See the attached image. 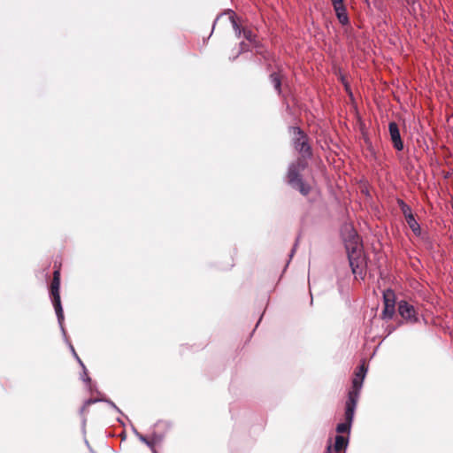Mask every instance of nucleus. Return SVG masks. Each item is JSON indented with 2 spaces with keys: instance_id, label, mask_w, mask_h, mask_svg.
Listing matches in <instances>:
<instances>
[{
  "instance_id": "f257e3e1",
  "label": "nucleus",
  "mask_w": 453,
  "mask_h": 453,
  "mask_svg": "<svg viewBox=\"0 0 453 453\" xmlns=\"http://www.w3.org/2000/svg\"><path fill=\"white\" fill-rule=\"evenodd\" d=\"M59 288H60V271L58 269V270H55L53 273V279H52L50 288V296L51 302H52V304L55 309L56 316L58 319V323L59 325L64 340L66 342V344L68 345L73 357L77 360L80 366H83L84 363L80 358V357L78 356L77 352L74 349V347L69 341L67 334H66V331L64 326V319L65 318H64V311H63V307H62L61 299H60Z\"/></svg>"
},
{
  "instance_id": "f03ea898",
  "label": "nucleus",
  "mask_w": 453,
  "mask_h": 453,
  "mask_svg": "<svg viewBox=\"0 0 453 453\" xmlns=\"http://www.w3.org/2000/svg\"><path fill=\"white\" fill-rule=\"evenodd\" d=\"M307 162L304 159L297 158L288 165L285 181L293 189L297 190L303 196H308L311 192V186L303 178L302 172L306 168Z\"/></svg>"
},
{
  "instance_id": "7ed1b4c3",
  "label": "nucleus",
  "mask_w": 453,
  "mask_h": 453,
  "mask_svg": "<svg viewBox=\"0 0 453 453\" xmlns=\"http://www.w3.org/2000/svg\"><path fill=\"white\" fill-rule=\"evenodd\" d=\"M293 133V143L295 149L301 154L302 159L310 158L312 156L311 148L308 143V137L305 133L298 127H291Z\"/></svg>"
},
{
  "instance_id": "20e7f679",
  "label": "nucleus",
  "mask_w": 453,
  "mask_h": 453,
  "mask_svg": "<svg viewBox=\"0 0 453 453\" xmlns=\"http://www.w3.org/2000/svg\"><path fill=\"white\" fill-rule=\"evenodd\" d=\"M367 372V368L363 364L358 367V371L356 372L354 379L352 380V388L348 393V403H355V405L357 404V401L360 395V390L363 386V382L365 380V377Z\"/></svg>"
},
{
  "instance_id": "39448f33",
  "label": "nucleus",
  "mask_w": 453,
  "mask_h": 453,
  "mask_svg": "<svg viewBox=\"0 0 453 453\" xmlns=\"http://www.w3.org/2000/svg\"><path fill=\"white\" fill-rule=\"evenodd\" d=\"M356 408L357 405L352 402L345 403L344 421L337 424L335 429L338 434H350Z\"/></svg>"
},
{
  "instance_id": "423d86ee",
  "label": "nucleus",
  "mask_w": 453,
  "mask_h": 453,
  "mask_svg": "<svg viewBox=\"0 0 453 453\" xmlns=\"http://www.w3.org/2000/svg\"><path fill=\"white\" fill-rule=\"evenodd\" d=\"M398 204L409 227L411 229L415 235L419 236L421 234V228L412 213L411 206L404 203L403 200H398Z\"/></svg>"
},
{
  "instance_id": "0eeeda50",
  "label": "nucleus",
  "mask_w": 453,
  "mask_h": 453,
  "mask_svg": "<svg viewBox=\"0 0 453 453\" xmlns=\"http://www.w3.org/2000/svg\"><path fill=\"white\" fill-rule=\"evenodd\" d=\"M400 316L409 323L415 324L418 321V312L414 306L405 300H401L397 304Z\"/></svg>"
},
{
  "instance_id": "6e6552de",
  "label": "nucleus",
  "mask_w": 453,
  "mask_h": 453,
  "mask_svg": "<svg viewBox=\"0 0 453 453\" xmlns=\"http://www.w3.org/2000/svg\"><path fill=\"white\" fill-rule=\"evenodd\" d=\"M384 309L381 313V319L385 320L391 319L395 314V295L388 290L383 294Z\"/></svg>"
},
{
  "instance_id": "1a4fd4ad",
  "label": "nucleus",
  "mask_w": 453,
  "mask_h": 453,
  "mask_svg": "<svg viewBox=\"0 0 453 453\" xmlns=\"http://www.w3.org/2000/svg\"><path fill=\"white\" fill-rule=\"evenodd\" d=\"M345 249L348 257H349V255L362 254L359 237L355 231H351L349 234V239L345 240Z\"/></svg>"
},
{
  "instance_id": "9d476101",
  "label": "nucleus",
  "mask_w": 453,
  "mask_h": 453,
  "mask_svg": "<svg viewBox=\"0 0 453 453\" xmlns=\"http://www.w3.org/2000/svg\"><path fill=\"white\" fill-rule=\"evenodd\" d=\"M388 132L390 135V140L392 142L393 147L397 150L401 151L403 150V142L401 137L399 127L396 122L391 121L388 124Z\"/></svg>"
},
{
  "instance_id": "9b49d317",
  "label": "nucleus",
  "mask_w": 453,
  "mask_h": 453,
  "mask_svg": "<svg viewBox=\"0 0 453 453\" xmlns=\"http://www.w3.org/2000/svg\"><path fill=\"white\" fill-rule=\"evenodd\" d=\"M348 259L352 273L356 275L362 274L364 264V257H362V254L355 256L349 255V257H348Z\"/></svg>"
},
{
  "instance_id": "f8f14e48",
  "label": "nucleus",
  "mask_w": 453,
  "mask_h": 453,
  "mask_svg": "<svg viewBox=\"0 0 453 453\" xmlns=\"http://www.w3.org/2000/svg\"><path fill=\"white\" fill-rule=\"evenodd\" d=\"M334 9L339 22L343 26L348 25L349 19L344 3L334 5Z\"/></svg>"
},
{
  "instance_id": "ddd939ff",
  "label": "nucleus",
  "mask_w": 453,
  "mask_h": 453,
  "mask_svg": "<svg viewBox=\"0 0 453 453\" xmlns=\"http://www.w3.org/2000/svg\"><path fill=\"white\" fill-rule=\"evenodd\" d=\"M349 444V437H345L342 434H337L334 438V450L335 451H341L342 449H345L348 447Z\"/></svg>"
},
{
  "instance_id": "4468645a",
  "label": "nucleus",
  "mask_w": 453,
  "mask_h": 453,
  "mask_svg": "<svg viewBox=\"0 0 453 453\" xmlns=\"http://www.w3.org/2000/svg\"><path fill=\"white\" fill-rule=\"evenodd\" d=\"M270 81L278 95L281 94V77L278 73H272L269 76Z\"/></svg>"
},
{
  "instance_id": "2eb2a0df",
  "label": "nucleus",
  "mask_w": 453,
  "mask_h": 453,
  "mask_svg": "<svg viewBox=\"0 0 453 453\" xmlns=\"http://www.w3.org/2000/svg\"><path fill=\"white\" fill-rule=\"evenodd\" d=\"M228 14H229V19L232 23L233 28L235 32V35L237 37H240L243 29H242L241 26L237 23V21L235 19V13L234 12V11L228 10Z\"/></svg>"
},
{
  "instance_id": "dca6fc26",
  "label": "nucleus",
  "mask_w": 453,
  "mask_h": 453,
  "mask_svg": "<svg viewBox=\"0 0 453 453\" xmlns=\"http://www.w3.org/2000/svg\"><path fill=\"white\" fill-rule=\"evenodd\" d=\"M249 50H250L249 45L247 43H245L244 42H242L239 44V50H237L236 54L234 56H233V57H230L229 59L231 61H234V60H235L238 58V56L240 54H242V52H246Z\"/></svg>"
},
{
  "instance_id": "f3484780",
  "label": "nucleus",
  "mask_w": 453,
  "mask_h": 453,
  "mask_svg": "<svg viewBox=\"0 0 453 453\" xmlns=\"http://www.w3.org/2000/svg\"><path fill=\"white\" fill-rule=\"evenodd\" d=\"M164 438H165V433H160L158 431H155L151 434V439L154 442V445L162 442Z\"/></svg>"
},
{
  "instance_id": "a211bd4d",
  "label": "nucleus",
  "mask_w": 453,
  "mask_h": 453,
  "mask_svg": "<svg viewBox=\"0 0 453 453\" xmlns=\"http://www.w3.org/2000/svg\"><path fill=\"white\" fill-rule=\"evenodd\" d=\"M138 439L146 444L150 449H153L155 448L154 442L152 439L149 440L146 436L143 434H138Z\"/></svg>"
},
{
  "instance_id": "6ab92c4d",
  "label": "nucleus",
  "mask_w": 453,
  "mask_h": 453,
  "mask_svg": "<svg viewBox=\"0 0 453 453\" xmlns=\"http://www.w3.org/2000/svg\"><path fill=\"white\" fill-rule=\"evenodd\" d=\"M82 368V374H81V379L87 384H90L91 382V379L90 377L88 376V370L85 366V365H83V366H81Z\"/></svg>"
},
{
  "instance_id": "aec40b11",
  "label": "nucleus",
  "mask_w": 453,
  "mask_h": 453,
  "mask_svg": "<svg viewBox=\"0 0 453 453\" xmlns=\"http://www.w3.org/2000/svg\"><path fill=\"white\" fill-rule=\"evenodd\" d=\"M103 401H105L104 397L88 398L84 402V403L85 406H89L96 403H103Z\"/></svg>"
},
{
  "instance_id": "412c9836",
  "label": "nucleus",
  "mask_w": 453,
  "mask_h": 453,
  "mask_svg": "<svg viewBox=\"0 0 453 453\" xmlns=\"http://www.w3.org/2000/svg\"><path fill=\"white\" fill-rule=\"evenodd\" d=\"M104 400L105 401H103V403H106L107 404H109L113 410H115L118 413L123 415V412L109 398H105L104 397Z\"/></svg>"
},
{
  "instance_id": "4be33fe9",
  "label": "nucleus",
  "mask_w": 453,
  "mask_h": 453,
  "mask_svg": "<svg viewBox=\"0 0 453 453\" xmlns=\"http://www.w3.org/2000/svg\"><path fill=\"white\" fill-rule=\"evenodd\" d=\"M242 34H243L244 38L247 41H249V42L254 41L255 35H253V33L250 30L243 29Z\"/></svg>"
},
{
  "instance_id": "5701e85b",
  "label": "nucleus",
  "mask_w": 453,
  "mask_h": 453,
  "mask_svg": "<svg viewBox=\"0 0 453 453\" xmlns=\"http://www.w3.org/2000/svg\"><path fill=\"white\" fill-rule=\"evenodd\" d=\"M157 428H169V424L165 421H160L156 425Z\"/></svg>"
},
{
  "instance_id": "b1692460",
  "label": "nucleus",
  "mask_w": 453,
  "mask_h": 453,
  "mask_svg": "<svg viewBox=\"0 0 453 453\" xmlns=\"http://www.w3.org/2000/svg\"><path fill=\"white\" fill-rule=\"evenodd\" d=\"M298 242H299V238L296 239L295 244H294V247L292 248L291 251H290V254H289V257H292L295 251H296V246L298 244Z\"/></svg>"
},
{
  "instance_id": "393cba45",
  "label": "nucleus",
  "mask_w": 453,
  "mask_h": 453,
  "mask_svg": "<svg viewBox=\"0 0 453 453\" xmlns=\"http://www.w3.org/2000/svg\"><path fill=\"white\" fill-rule=\"evenodd\" d=\"M333 6L343 3V0H331Z\"/></svg>"
},
{
  "instance_id": "a878e982",
  "label": "nucleus",
  "mask_w": 453,
  "mask_h": 453,
  "mask_svg": "<svg viewBox=\"0 0 453 453\" xmlns=\"http://www.w3.org/2000/svg\"><path fill=\"white\" fill-rule=\"evenodd\" d=\"M87 407H88V406H85V403L81 406V408L80 409V414H81V415H82V414H83V412L85 411V410H86V408H87Z\"/></svg>"
},
{
  "instance_id": "bb28decb",
  "label": "nucleus",
  "mask_w": 453,
  "mask_h": 453,
  "mask_svg": "<svg viewBox=\"0 0 453 453\" xmlns=\"http://www.w3.org/2000/svg\"><path fill=\"white\" fill-rule=\"evenodd\" d=\"M132 430H133L134 434L136 435V437L138 438V434H141L136 430V428L134 426H132Z\"/></svg>"
},
{
  "instance_id": "cd10ccee",
  "label": "nucleus",
  "mask_w": 453,
  "mask_h": 453,
  "mask_svg": "<svg viewBox=\"0 0 453 453\" xmlns=\"http://www.w3.org/2000/svg\"><path fill=\"white\" fill-rule=\"evenodd\" d=\"M88 386H89L90 392H93L94 390H96L95 386H93L91 383L88 384Z\"/></svg>"
},
{
  "instance_id": "c85d7f7f",
  "label": "nucleus",
  "mask_w": 453,
  "mask_h": 453,
  "mask_svg": "<svg viewBox=\"0 0 453 453\" xmlns=\"http://www.w3.org/2000/svg\"><path fill=\"white\" fill-rule=\"evenodd\" d=\"M326 453H332V452H331V445H328V446L326 447Z\"/></svg>"
},
{
  "instance_id": "c756f323",
  "label": "nucleus",
  "mask_w": 453,
  "mask_h": 453,
  "mask_svg": "<svg viewBox=\"0 0 453 453\" xmlns=\"http://www.w3.org/2000/svg\"><path fill=\"white\" fill-rule=\"evenodd\" d=\"M394 330H395V327L389 328L388 332V335H389Z\"/></svg>"
},
{
  "instance_id": "7c9ffc66",
  "label": "nucleus",
  "mask_w": 453,
  "mask_h": 453,
  "mask_svg": "<svg viewBox=\"0 0 453 453\" xmlns=\"http://www.w3.org/2000/svg\"><path fill=\"white\" fill-rule=\"evenodd\" d=\"M117 421L124 426V423L122 422V419H120L119 418H117Z\"/></svg>"
},
{
  "instance_id": "2f4dec72",
  "label": "nucleus",
  "mask_w": 453,
  "mask_h": 453,
  "mask_svg": "<svg viewBox=\"0 0 453 453\" xmlns=\"http://www.w3.org/2000/svg\"><path fill=\"white\" fill-rule=\"evenodd\" d=\"M219 16H218V17L216 18V19L214 20L213 27H215V24H216L217 20H219Z\"/></svg>"
},
{
  "instance_id": "473e14b6",
  "label": "nucleus",
  "mask_w": 453,
  "mask_h": 453,
  "mask_svg": "<svg viewBox=\"0 0 453 453\" xmlns=\"http://www.w3.org/2000/svg\"><path fill=\"white\" fill-rule=\"evenodd\" d=\"M261 319H262V316L260 317V319H259L258 322L256 324V327H257V326H258V324H259V322L261 321Z\"/></svg>"
},
{
  "instance_id": "72a5a7b5",
  "label": "nucleus",
  "mask_w": 453,
  "mask_h": 453,
  "mask_svg": "<svg viewBox=\"0 0 453 453\" xmlns=\"http://www.w3.org/2000/svg\"><path fill=\"white\" fill-rule=\"evenodd\" d=\"M82 423H83V425H85V423H86V418H83Z\"/></svg>"
},
{
  "instance_id": "f704fd0d",
  "label": "nucleus",
  "mask_w": 453,
  "mask_h": 453,
  "mask_svg": "<svg viewBox=\"0 0 453 453\" xmlns=\"http://www.w3.org/2000/svg\"><path fill=\"white\" fill-rule=\"evenodd\" d=\"M152 450V453H157V451L155 449V448Z\"/></svg>"
},
{
  "instance_id": "c9c22d12",
  "label": "nucleus",
  "mask_w": 453,
  "mask_h": 453,
  "mask_svg": "<svg viewBox=\"0 0 453 453\" xmlns=\"http://www.w3.org/2000/svg\"><path fill=\"white\" fill-rule=\"evenodd\" d=\"M366 4H369V0H364Z\"/></svg>"
}]
</instances>
